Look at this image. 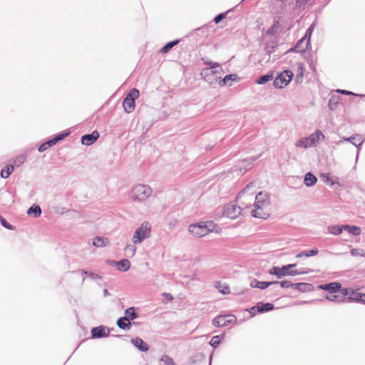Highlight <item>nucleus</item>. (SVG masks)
<instances>
[{"mask_svg":"<svg viewBox=\"0 0 365 365\" xmlns=\"http://www.w3.org/2000/svg\"><path fill=\"white\" fill-rule=\"evenodd\" d=\"M219 227L213 221L200 222L197 224H192L189 226V232L197 237H202L210 232H218Z\"/></svg>","mask_w":365,"mask_h":365,"instance_id":"obj_1","label":"nucleus"},{"mask_svg":"<svg viewBox=\"0 0 365 365\" xmlns=\"http://www.w3.org/2000/svg\"><path fill=\"white\" fill-rule=\"evenodd\" d=\"M152 189L150 186L143 184L136 185L130 192V197L134 201H145L152 194Z\"/></svg>","mask_w":365,"mask_h":365,"instance_id":"obj_2","label":"nucleus"},{"mask_svg":"<svg viewBox=\"0 0 365 365\" xmlns=\"http://www.w3.org/2000/svg\"><path fill=\"white\" fill-rule=\"evenodd\" d=\"M139 97V91L136 88H132L126 95L123 101V107L125 112L132 113L135 107V101Z\"/></svg>","mask_w":365,"mask_h":365,"instance_id":"obj_3","label":"nucleus"},{"mask_svg":"<svg viewBox=\"0 0 365 365\" xmlns=\"http://www.w3.org/2000/svg\"><path fill=\"white\" fill-rule=\"evenodd\" d=\"M151 230L150 225L145 222H143L134 232L133 237V242L134 244H140L144 240L150 237Z\"/></svg>","mask_w":365,"mask_h":365,"instance_id":"obj_4","label":"nucleus"},{"mask_svg":"<svg viewBox=\"0 0 365 365\" xmlns=\"http://www.w3.org/2000/svg\"><path fill=\"white\" fill-rule=\"evenodd\" d=\"M292 77L293 73L291 71H284L274 78L273 85L277 88H282L290 82Z\"/></svg>","mask_w":365,"mask_h":365,"instance_id":"obj_5","label":"nucleus"},{"mask_svg":"<svg viewBox=\"0 0 365 365\" xmlns=\"http://www.w3.org/2000/svg\"><path fill=\"white\" fill-rule=\"evenodd\" d=\"M237 321L235 315H219L212 319V324L215 327H222L228 324H234Z\"/></svg>","mask_w":365,"mask_h":365,"instance_id":"obj_6","label":"nucleus"},{"mask_svg":"<svg viewBox=\"0 0 365 365\" xmlns=\"http://www.w3.org/2000/svg\"><path fill=\"white\" fill-rule=\"evenodd\" d=\"M242 207L234 204L227 205L224 207V215L230 219L237 218L242 214Z\"/></svg>","mask_w":365,"mask_h":365,"instance_id":"obj_7","label":"nucleus"},{"mask_svg":"<svg viewBox=\"0 0 365 365\" xmlns=\"http://www.w3.org/2000/svg\"><path fill=\"white\" fill-rule=\"evenodd\" d=\"M202 61H203V63L209 66L210 68H205L202 71V75L207 76L210 73H217L220 71H222V66L220 65V63L217 62H212L210 61H207L206 58H202Z\"/></svg>","mask_w":365,"mask_h":365,"instance_id":"obj_8","label":"nucleus"},{"mask_svg":"<svg viewBox=\"0 0 365 365\" xmlns=\"http://www.w3.org/2000/svg\"><path fill=\"white\" fill-rule=\"evenodd\" d=\"M269 204V197L267 193L259 192L255 196V207L263 209Z\"/></svg>","mask_w":365,"mask_h":365,"instance_id":"obj_9","label":"nucleus"},{"mask_svg":"<svg viewBox=\"0 0 365 365\" xmlns=\"http://www.w3.org/2000/svg\"><path fill=\"white\" fill-rule=\"evenodd\" d=\"M310 45V41L309 39H306L302 37L300 40H299L295 46L291 48H289L287 52H299L304 53L307 51L308 47Z\"/></svg>","mask_w":365,"mask_h":365,"instance_id":"obj_10","label":"nucleus"},{"mask_svg":"<svg viewBox=\"0 0 365 365\" xmlns=\"http://www.w3.org/2000/svg\"><path fill=\"white\" fill-rule=\"evenodd\" d=\"M110 329L105 326H98L91 329V335L93 339H100L109 336Z\"/></svg>","mask_w":365,"mask_h":365,"instance_id":"obj_11","label":"nucleus"},{"mask_svg":"<svg viewBox=\"0 0 365 365\" xmlns=\"http://www.w3.org/2000/svg\"><path fill=\"white\" fill-rule=\"evenodd\" d=\"M318 288L322 290L328 291L329 294H336L341 288V284L339 282H330L319 285Z\"/></svg>","mask_w":365,"mask_h":365,"instance_id":"obj_12","label":"nucleus"},{"mask_svg":"<svg viewBox=\"0 0 365 365\" xmlns=\"http://www.w3.org/2000/svg\"><path fill=\"white\" fill-rule=\"evenodd\" d=\"M99 138V133L97 130L93 131L91 133L85 134L81 136V143L85 145H91L93 144Z\"/></svg>","mask_w":365,"mask_h":365,"instance_id":"obj_13","label":"nucleus"},{"mask_svg":"<svg viewBox=\"0 0 365 365\" xmlns=\"http://www.w3.org/2000/svg\"><path fill=\"white\" fill-rule=\"evenodd\" d=\"M324 138V135L319 130H317L314 133L311 134L309 137H307V140L310 147L315 146L321 139Z\"/></svg>","mask_w":365,"mask_h":365,"instance_id":"obj_14","label":"nucleus"},{"mask_svg":"<svg viewBox=\"0 0 365 365\" xmlns=\"http://www.w3.org/2000/svg\"><path fill=\"white\" fill-rule=\"evenodd\" d=\"M269 274L275 275L278 279H281L283 277L287 276V269L285 268L284 265L281 267L277 266L272 267L269 269Z\"/></svg>","mask_w":365,"mask_h":365,"instance_id":"obj_15","label":"nucleus"},{"mask_svg":"<svg viewBox=\"0 0 365 365\" xmlns=\"http://www.w3.org/2000/svg\"><path fill=\"white\" fill-rule=\"evenodd\" d=\"M277 282H260L256 279H253L250 281V287L252 288H259L260 289H265L268 287L277 284Z\"/></svg>","mask_w":365,"mask_h":365,"instance_id":"obj_16","label":"nucleus"},{"mask_svg":"<svg viewBox=\"0 0 365 365\" xmlns=\"http://www.w3.org/2000/svg\"><path fill=\"white\" fill-rule=\"evenodd\" d=\"M131 343L140 351L145 352L149 349L148 344L139 337L132 339Z\"/></svg>","mask_w":365,"mask_h":365,"instance_id":"obj_17","label":"nucleus"},{"mask_svg":"<svg viewBox=\"0 0 365 365\" xmlns=\"http://www.w3.org/2000/svg\"><path fill=\"white\" fill-rule=\"evenodd\" d=\"M256 308L258 309V313H264L274 309V305L269 302H258L256 304Z\"/></svg>","mask_w":365,"mask_h":365,"instance_id":"obj_18","label":"nucleus"},{"mask_svg":"<svg viewBox=\"0 0 365 365\" xmlns=\"http://www.w3.org/2000/svg\"><path fill=\"white\" fill-rule=\"evenodd\" d=\"M294 289L301 292H309L314 290V286L310 283L299 282L295 283Z\"/></svg>","mask_w":365,"mask_h":365,"instance_id":"obj_19","label":"nucleus"},{"mask_svg":"<svg viewBox=\"0 0 365 365\" xmlns=\"http://www.w3.org/2000/svg\"><path fill=\"white\" fill-rule=\"evenodd\" d=\"M365 297V294L357 292L355 290L351 291V294L350 296L345 297L346 302H359V301H361V298Z\"/></svg>","mask_w":365,"mask_h":365,"instance_id":"obj_20","label":"nucleus"},{"mask_svg":"<svg viewBox=\"0 0 365 365\" xmlns=\"http://www.w3.org/2000/svg\"><path fill=\"white\" fill-rule=\"evenodd\" d=\"M111 263L116 264L118 266V269L119 271L126 272L130 267V261L127 259H123L119 260L118 262L111 261Z\"/></svg>","mask_w":365,"mask_h":365,"instance_id":"obj_21","label":"nucleus"},{"mask_svg":"<svg viewBox=\"0 0 365 365\" xmlns=\"http://www.w3.org/2000/svg\"><path fill=\"white\" fill-rule=\"evenodd\" d=\"M273 78H274V72L269 71L268 73H267L265 75H262V76H259V77H257L255 79V83L259 85H262V84H264V83L269 82Z\"/></svg>","mask_w":365,"mask_h":365,"instance_id":"obj_22","label":"nucleus"},{"mask_svg":"<svg viewBox=\"0 0 365 365\" xmlns=\"http://www.w3.org/2000/svg\"><path fill=\"white\" fill-rule=\"evenodd\" d=\"M317 181V178H316V176L310 172L307 173L304 176V182L307 187L314 185Z\"/></svg>","mask_w":365,"mask_h":365,"instance_id":"obj_23","label":"nucleus"},{"mask_svg":"<svg viewBox=\"0 0 365 365\" xmlns=\"http://www.w3.org/2000/svg\"><path fill=\"white\" fill-rule=\"evenodd\" d=\"M117 326L124 330H128L130 329L131 324L129 321L127 320V318H125L124 317H120L117 320Z\"/></svg>","mask_w":365,"mask_h":365,"instance_id":"obj_24","label":"nucleus"},{"mask_svg":"<svg viewBox=\"0 0 365 365\" xmlns=\"http://www.w3.org/2000/svg\"><path fill=\"white\" fill-rule=\"evenodd\" d=\"M239 77L237 74H228L226 75L222 80L219 81V85L222 87L227 84L228 81H237L239 80Z\"/></svg>","mask_w":365,"mask_h":365,"instance_id":"obj_25","label":"nucleus"},{"mask_svg":"<svg viewBox=\"0 0 365 365\" xmlns=\"http://www.w3.org/2000/svg\"><path fill=\"white\" fill-rule=\"evenodd\" d=\"M344 230L347 231L349 233L353 235L354 236H359L361 234V228L356 225H343Z\"/></svg>","mask_w":365,"mask_h":365,"instance_id":"obj_26","label":"nucleus"},{"mask_svg":"<svg viewBox=\"0 0 365 365\" xmlns=\"http://www.w3.org/2000/svg\"><path fill=\"white\" fill-rule=\"evenodd\" d=\"M41 208L38 205H33L27 210V215H34L35 217H38L41 215Z\"/></svg>","mask_w":365,"mask_h":365,"instance_id":"obj_27","label":"nucleus"},{"mask_svg":"<svg viewBox=\"0 0 365 365\" xmlns=\"http://www.w3.org/2000/svg\"><path fill=\"white\" fill-rule=\"evenodd\" d=\"M138 315L135 310L134 307H129L125 311V318H127V320L130 322V320H133L138 318Z\"/></svg>","mask_w":365,"mask_h":365,"instance_id":"obj_28","label":"nucleus"},{"mask_svg":"<svg viewBox=\"0 0 365 365\" xmlns=\"http://www.w3.org/2000/svg\"><path fill=\"white\" fill-rule=\"evenodd\" d=\"M268 214L263 211V209L255 207L252 210V216L255 218L266 219L268 217Z\"/></svg>","mask_w":365,"mask_h":365,"instance_id":"obj_29","label":"nucleus"},{"mask_svg":"<svg viewBox=\"0 0 365 365\" xmlns=\"http://www.w3.org/2000/svg\"><path fill=\"white\" fill-rule=\"evenodd\" d=\"M318 253H319L318 249L314 248L310 250H305L302 252H299V254H297L296 255V257H297V258H301L303 257H312V256L317 255Z\"/></svg>","mask_w":365,"mask_h":365,"instance_id":"obj_30","label":"nucleus"},{"mask_svg":"<svg viewBox=\"0 0 365 365\" xmlns=\"http://www.w3.org/2000/svg\"><path fill=\"white\" fill-rule=\"evenodd\" d=\"M179 42H180L179 39H176V40H173V41L168 42L163 47L161 48L160 53H168L175 46L178 45L179 43Z\"/></svg>","mask_w":365,"mask_h":365,"instance_id":"obj_31","label":"nucleus"},{"mask_svg":"<svg viewBox=\"0 0 365 365\" xmlns=\"http://www.w3.org/2000/svg\"><path fill=\"white\" fill-rule=\"evenodd\" d=\"M326 299L334 302L336 303H344L346 302L345 297H340V296L336 295V294H329L326 295Z\"/></svg>","mask_w":365,"mask_h":365,"instance_id":"obj_32","label":"nucleus"},{"mask_svg":"<svg viewBox=\"0 0 365 365\" xmlns=\"http://www.w3.org/2000/svg\"><path fill=\"white\" fill-rule=\"evenodd\" d=\"M315 0H296V7L304 9L307 6L312 5Z\"/></svg>","mask_w":365,"mask_h":365,"instance_id":"obj_33","label":"nucleus"},{"mask_svg":"<svg viewBox=\"0 0 365 365\" xmlns=\"http://www.w3.org/2000/svg\"><path fill=\"white\" fill-rule=\"evenodd\" d=\"M328 230L332 235H339L344 230V228L343 225H331L328 227Z\"/></svg>","mask_w":365,"mask_h":365,"instance_id":"obj_34","label":"nucleus"},{"mask_svg":"<svg viewBox=\"0 0 365 365\" xmlns=\"http://www.w3.org/2000/svg\"><path fill=\"white\" fill-rule=\"evenodd\" d=\"M14 165H6V169H3L1 171V177L2 178H7L9 177V175L14 172Z\"/></svg>","mask_w":365,"mask_h":365,"instance_id":"obj_35","label":"nucleus"},{"mask_svg":"<svg viewBox=\"0 0 365 365\" xmlns=\"http://www.w3.org/2000/svg\"><path fill=\"white\" fill-rule=\"evenodd\" d=\"M54 145H55L54 142L53 141L52 139H51V140L43 143V144H41L38 147V152L42 153L46 150H48L50 147H51Z\"/></svg>","mask_w":365,"mask_h":365,"instance_id":"obj_36","label":"nucleus"},{"mask_svg":"<svg viewBox=\"0 0 365 365\" xmlns=\"http://www.w3.org/2000/svg\"><path fill=\"white\" fill-rule=\"evenodd\" d=\"M309 269H292L287 272V276H296L299 274H307L309 272Z\"/></svg>","mask_w":365,"mask_h":365,"instance_id":"obj_37","label":"nucleus"},{"mask_svg":"<svg viewBox=\"0 0 365 365\" xmlns=\"http://www.w3.org/2000/svg\"><path fill=\"white\" fill-rule=\"evenodd\" d=\"M160 361L162 363L160 365H176L173 359L168 355H163L160 359Z\"/></svg>","mask_w":365,"mask_h":365,"instance_id":"obj_38","label":"nucleus"},{"mask_svg":"<svg viewBox=\"0 0 365 365\" xmlns=\"http://www.w3.org/2000/svg\"><path fill=\"white\" fill-rule=\"evenodd\" d=\"M26 158H27V156L26 154H23V155H20L17 156L14 160V165L16 167H19L20 165H21L22 164L24 163Z\"/></svg>","mask_w":365,"mask_h":365,"instance_id":"obj_39","label":"nucleus"},{"mask_svg":"<svg viewBox=\"0 0 365 365\" xmlns=\"http://www.w3.org/2000/svg\"><path fill=\"white\" fill-rule=\"evenodd\" d=\"M222 335H216L211 338L210 344L214 348H217L220 344V339L222 338Z\"/></svg>","mask_w":365,"mask_h":365,"instance_id":"obj_40","label":"nucleus"},{"mask_svg":"<svg viewBox=\"0 0 365 365\" xmlns=\"http://www.w3.org/2000/svg\"><path fill=\"white\" fill-rule=\"evenodd\" d=\"M69 134H70V132H62V133H60L57 134L56 135H55L52 138V140L56 145L58 141L62 140L64 138H66Z\"/></svg>","mask_w":365,"mask_h":365,"instance_id":"obj_41","label":"nucleus"},{"mask_svg":"<svg viewBox=\"0 0 365 365\" xmlns=\"http://www.w3.org/2000/svg\"><path fill=\"white\" fill-rule=\"evenodd\" d=\"M93 245L96 247H103L106 245L104 239L101 237H96L93 242Z\"/></svg>","mask_w":365,"mask_h":365,"instance_id":"obj_42","label":"nucleus"},{"mask_svg":"<svg viewBox=\"0 0 365 365\" xmlns=\"http://www.w3.org/2000/svg\"><path fill=\"white\" fill-rule=\"evenodd\" d=\"M277 283L276 284H279L282 288H293L294 289L295 283H292L289 281L287 280H283V281H276Z\"/></svg>","mask_w":365,"mask_h":365,"instance_id":"obj_43","label":"nucleus"},{"mask_svg":"<svg viewBox=\"0 0 365 365\" xmlns=\"http://www.w3.org/2000/svg\"><path fill=\"white\" fill-rule=\"evenodd\" d=\"M125 250L126 252V255L128 257H133V256H134V255L135 253L136 248L133 245H128L126 246Z\"/></svg>","mask_w":365,"mask_h":365,"instance_id":"obj_44","label":"nucleus"},{"mask_svg":"<svg viewBox=\"0 0 365 365\" xmlns=\"http://www.w3.org/2000/svg\"><path fill=\"white\" fill-rule=\"evenodd\" d=\"M296 146L299 147V148H307L310 147V145H309V143L307 140V138H302V139L299 140L298 141H297Z\"/></svg>","mask_w":365,"mask_h":365,"instance_id":"obj_45","label":"nucleus"},{"mask_svg":"<svg viewBox=\"0 0 365 365\" xmlns=\"http://www.w3.org/2000/svg\"><path fill=\"white\" fill-rule=\"evenodd\" d=\"M229 12V11H226V12H224V13H220L219 14H217L213 19V21L217 24L219 23H220L224 19L226 18L227 16V13Z\"/></svg>","mask_w":365,"mask_h":365,"instance_id":"obj_46","label":"nucleus"},{"mask_svg":"<svg viewBox=\"0 0 365 365\" xmlns=\"http://www.w3.org/2000/svg\"><path fill=\"white\" fill-rule=\"evenodd\" d=\"M352 256H359V257H365V252L363 250L360 249H351L350 252Z\"/></svg>","mask_w":365,"mask_h":365,"instance_id":"obj_47","label":"nucleus"},{"mask_svg":"<svg viewBox=\"0 0 365 365\" xmlns=\"http://www.w3.org/2000/svg\"><path fill=\"white\" fill-rule=\"evenodd\" d=\"M0 222L4 227H5L9 230H14V227L10 223H9L6 221V220L5 218H4L1 215H0Z\"/></svg>","mask_w":365,"mask_h":365,"instance_id":"obj_48","label":"nucleus"},{"mask_svg":"<svg viewBox=\"0 0 365 365\" xmlns=\"http://www.w3.org/2000/svg\"><path fill=\"white\" fill-rule=\"evenodd\" d=\"M277 46L275 45H267L265 47L266 53L269 56L272 53L276 51Z\"/></svg>","mask_w":365,"mask_h":365,"instance_id":"obj_49","label":"nucleus"},{"mask_svg":"<svg viewBox=\"0 0 365 365\" xmlns=\"http://www.w3.org/2000/svg\"><path fill=\"white\" fill-rule=\"evenodd\" d=\"M314 24H312L306 31V33L304 36V38H305L306 39H309L310 41V38H311V36H312V34L314 31Z\"/></svg>","mask_w":365,"mask_h":365,"instance_id":"obj_50","label":"nucleus"},{"mask_svg":"<svg viewBox=\"0 0 365 365\" xmlns=\"http://www.w3.org/2000/svg\"><path fill=\"white\" fill-rule=\"evenodd\" d=\"M337 93H341V94H344V95H352V96H361V97H364L365 96V95H358V94H356L351 91H346V90H341V89H338L336 91Z\"/></svg>","mask_w":365,"mask_h":365,"instance_id":"obj_51","label":"nucleus"},{"mask_svg":"<svg viewBox=\"0 0 365 365\" xmlns=\"http://www.w3.org/2000/svg\"><path fill=\"white\" fill-rule=\"evenodd\" d=\"M352 290L353 289L351 288H344V289L341 288L339 292H341V293L342 294L341 297H347L346 296H348V297L350 296Z\"/></svg>","mask_w":365,"mask_h":365,"instance_id":"obj_52","label":"nucleus"},{"mask_svg":"<svg viewBox=\"0 0 365 365\" xmlns=\"http://www.w3.org/2000/svg\"><path fill=\"white\" fill-rule=\"evenodd\" d=\"M354 139H355V137H354V136L343 138L344 140L349 141V142L351 143L354 145H355L357 148H359L361 145L362 142L359 143V144H356L355 142H354Z\"/></svg>","mask_w":365,"mask_h":365,"instance_id":"obj_53","label":"nucleus"},{"mask_svg":"<svg viewBox=\"0 0 365 365\" xmlns=\"http://www.w3.org/2000/svg\"><path fill=\"white\" fill-rule=\"evenodd\" d=\"M250 185H247L245 188H243V190L242 191H240L238 193L237 197V200L242 197V195L247 192V190L248 189H250Z\"/></svg>","mask_w":365,"mask_h":365,"instance_id":"obj_54","label":"nucleus"},{"mask_svg":"<svg viewBox=\"0 0 365 365\" xmlns=\"http://www.w3.org/2000/svg\"><path fill=\"white\" fill-rule=\"evenodd\" d=\"M88 277L93 279V280H96V279H101V277L98 274H96V273H93V272H89L88 273Z\"/></svg>","mask_w":365,"mask_h":365,"instance_id":"obj_55","label":"nucleus"},{"mask_svg":"<svg viewBox=\"0 0 365 365\" xmlns=\"http://www.w3.org/2000/svg\"><path fill=\"white\" fill-rule=\"evenodd\" d=\"M247 311L250 313L252 317H254L257 313H258V309L256 308V305L252 307L250 309H247Z\"/></svg>","mask_w":365,"mask_h":365,"instance_id":"obj_56","label":"nucleus"},{"mask_svg":"<svg viewBox=\"0 0 365 365\" xmlns=\"http://www.w3.org/2000/svg\"><path fill=\"white\" fill-rule=\"evenodd\" d=\"M163 296L165 297V299L168 301H172L173 299V297L170 293H163Z\"/></svg>","mask_w":365,"mask_h":365,"instance_id":"obj_57","label":"nucleus"},{"mask_svg":"<svg viewBox=\"0 0 365 365\" xmlns=\"http://www.w3.org/2000/svg\"><path fill=\"white\" fill-rule=\"evenodd\" d=\"M285 268L287 269V272H289V270H292V268L295 267L297 266L296 264H289L284 265Z\"/></svg>","mask_w":365,"mask_h":365,"instance_id":"obj_58","label":"nucleus"},{"mask_svg":"<svg viewBox=\"0 0 365 365\" xmlns=\"http://www.w3.org/2000/svg\"><path fill=\"white\" fill-rule=\"evenodd\" d=\"M322 177H323L324 178H325L324 181H325L326 182H329L330 178H329V174H328V173L322 174Z\"/></svg>","mask_w":365,"mask_h":365,"instance_id":"obj_59","label":"nucleus"},{"mask_svg":"<svg viewBox=\"0 0 365 365\" xmlns=\"http://www.w3.org/2000/svg\"><path fill=\"white\" fill-rule=\"evenodd\" d=\"M323 300L322 299H318V300H313V301H310V302H303L302 303L303 304H307V303H313V302H322Z\"/></svg>","mask_w":365,"mask_h":365,"instance_id":"obj_60","label":"nucleus"},{"mask_svg":"<svg viewBox=\"0 0 365 365\" xmlns=\"http://www.w3.org/2000/svg\"><path fill=\"white\" fill-rule=\"evenodd\" d=\"M329 106L330 109H331V110L334 109V108L332 107V106H334V104H332V100L331 99L329 100Z\"/></svg>","mask_w":365,"mask_h":365,"instance_id":"obj_61","label":"nucleus"},{"mask_svg":"<svg viewBox=\"0 0 365 365\" xmlns=\"http://www.w3.org/2000/svg\"><path fill=\"white\" fill-rule=\"evenodd\" d=\"M329 106L330 109H331V110L334 109V108L332 107V106H334V104H332V100L331 99L329 100Z\"/></svg>","mask_w":365,"mask_h":365,"instance_id":"obj_62","label":"nucleus"},{"mask_svg":"<svg viewBox=\"0 0 365 365\" xmlns=\"http://www.w3.org/2000/svg\"><path fill=\"white\" fill-rule=\"evenodd\" d=\"M103 295H104L105 297H106V296L109 295V292H108V289H105L103 290Z\"/></svg>","mask_w":365,"mask_h":365,"instance_id":"obj_63","label":"nucleus"},{"mask_svg":"<svg viewBox=\"0 0 365 365\" xmlns=\"http://www.w3.org/2000/svg\"><path fill=\"white\" fill-rule=\"evenodd\" d=\"M81 272H82V274H86V275H88V273H89V272H87L86 270L83 269V270L81 271Z\"/></svg>","mask_w":365,"mask_h":365,"instance_id":"obj_64","label":"nucleus"}]
</instances>
